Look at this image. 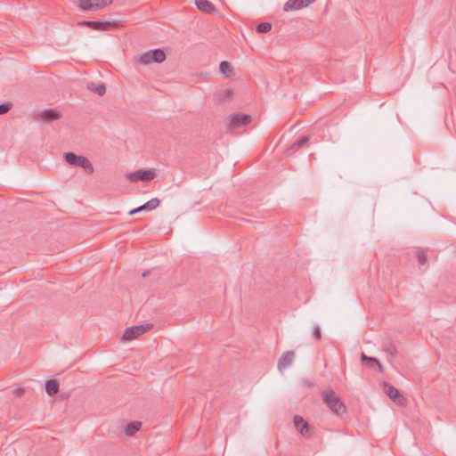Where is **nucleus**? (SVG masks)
<instances>
[{"mask_svg":"<svg viewBox=\"0 0 456 456\" xmlns=\"http://www.w3.org/2000/svg\"><path fill=\"white\" fill-rule=\"evenodd\" d=\"M322 399L324 404L335 414L341 416L346 411V405L335 391L324 390L322 393Z\"/></svg>","mask_w":456,"mask_h":456,"instance_id":"nucleus-1","label":"nucleus"},{"mask_svg":"<svg viewBox=\"0 0 456 456\" xmlns=\"http://www.w3.org/2000/svg\"><path fill=\"white\" fill-rule=\"evenodd\" d=\"M63 158L69 165L73 167H80L88 175H92L94 171L92 163L85 156L77 155L73 152H65Z\"/></svg>","mask_w":456,"mask_h":456,"instance_id":"nucleus-2","label":"nucleus"},{"mask_svg":"<svg viewBox=\"0 0 456 456\" xmlns=\"http://www.w3.org/2000/svg\"><path fill=\"white\" fill-rule=\"evenodd\" d=\"M152 328V324H142L126 328L123 333L122 339L130 341L135 339L139 336L149 331Z\"/></svg>","mask_w":456,"mask_h":456,"instance_id":"nucleus-3","label":"nucleus"},{"mask_svg":"<svg viewBox=\"0 0 456 456\" xmlns=\"http://www.w3.org/2000/svg\"><path fill=\"white\" fill-rule=\"evenodd\" d=\"M155 176L156 172L154 168H150L147 170H137L135 172L126 175V178L128 179L131 183H136L138 181L150 182L154 179Z\"/></svg>","mask_w":456,"mask_h":456,"instance_id":"nucleus-4","label":"nucleus"},{"mask_svg":"<svg viewBox=\"0 0 456 456\" xmlns=\"http://www.w3.org/2000/svg\"><path fill=\"white\" fill-rule=\"evenodd\" d=\"M112 4V0H79L77 6L82 11H97Z\"/></svg>","mask_w":456,"mask_h":456,"instance_id":"nucleus-5","label":"nucleus"},{"mask_svg":"<svg viewBox=\"0 0 456 456\" xmlns=\"http://www.w3.org/2000/svg\"><path fill=\"white\" fill-rule=\"evenodd\" d=\"M80 27H87L94 30H108L110 28H116L118 27V23L117 21H91V20H83L77 23Z\"/></svg>","mask_w":456,"mask_h":456,"instance_id":"nucleus-6","label":"nucleus"},{"mask_svg":"<svg viewBox=\"0 0 456 456\" xmlns=\"http://www.w3.org/2000/svg\"><path fill=\"white\" fill-rule=\"evenodd\" d=\"M251 121V116L247 114H233L228 118V126L230 128H238L246 126Z\"/></svg>","mask_w":456,"mask_h":456,"instance_id":"nucleus-7","label":"nucleus"},{"mask_svg":"<svg viewBox=\"0 0 456 456\" xmlns=\"http://www.w3.org/2000/svg\"><path fill=\"white\" fill-rule=\"evenodd\" d=\"M381 385L384 393L387 395H388L390 399H392L398 405H403L404 398L403 396H402V395L400 394L399 390L396 387L387 382H382Z\"/></svg>","mask_w":456,"mask_h":456,"instance_id":"nucleus-8","label":"nucleus"},{"mask_svg":"<svg viewBox=\"0 0 456 456\" xmlns=\"http://www.w3.org/2000/svg\"><path fill=\"white\" fill-rule=\"evenodd\" d=\"M294 424L296 428L300 432V434L305 437L311 436V427L310 425L305 421V419L298 415L294 417Z\"/></svg>","mask_w":456,"mask_h":456,"instance_id":"nucleus-9","label":"nucleus"},{"mask_svg":"<svg viewBox=\"0 0 456 456\" xmlns=\"http://www.w3.org/2000/svg\"><path fill=\"white\" fill-rule=\"evenodd\" d=\"M295 353L294 351H287L279 359L278 362V369L280 371H282L284 369L288 368L294 362Z\"/></svg>","mask_w":456,"mask_h":456,"instance_id":"nucleus-10","label":"nucleus"},{"mask_svg":"<svg viewBox=\"0 0 456 456\" xmlns=\"http://www.w3.org/2000/svg\"><path fill=\"white\" fill-rule=\"evenodd\" d=\"M61 115L59 111L53 109L45 110L38 113L37 119H43L47 122L57 120L61 118Z\"/></svg>","mask_w":456,"mask_h":456,"instance_id":"nucleus-11","label":"nucleus"},{"mask_svg":"<svg viewBox=\"0 0 456 456\" xmlns=\"http://www.w3.org/2000/svg\"><path fill=\"white\" fill-rule=\"evenodd\" d=\"M197 8L206 13H213L216 11V6L208 0H194Z\"/></svg>","mask_w":456,"mask_h":456,"instance_id":"nucleus-12","label":"nucleus"},{"mask_svg":"<svg viewBox=\"0 0 456 456\" xmlns=\"http://www.w3.org/2000/svg\"><path fill=\"white\" fill-rule=\"evenodd\" d=\"M362 362L369 368L378 367L379 372L384 371V368L379 361L374 357L367 356L364 353L361 355Z\"/></svg>","mask_w":456,"mask_h":456,"instance_id":"nucleus-13","label":"nucleus"},{"mask_svg":"<svg viewBox=\"0 0 456 456\" xmlns=\"http://www.w3.org/2000/svg\"><path fill=\"white\" fill-rule=\"evenodd\" d=\"M45 391L50 396L55 395L59 392V382L56 379L47 380L45 383Z\"/></svg>","mask_w":456,"mask_h":456,"instance_id":"nucleus-14","label":"nucleus"},{"mask_svg":"<svg viewBox=\"0 0 456 456\" xmlns=\"http://www.w3.org/2000/svg\"><path fill=\"white\" fill-rule=\"evenodd\" d=\"M142 427L141 421H132L125 427V434L127 436H133Z\"/></svg>","mask_w":456,"mask_h":456,"instance_id":"nucleus-15","label":"nucleus"},{"mask_svg":"<svg viewBox=\"0 0 456 456\" xmlns=\"http://www.w3.org/2000/svg\"><path fill=\"white\" fill-rule=\"evenodd\" d=\"M86 87L89 91L94 92L100 96H102L106 93V87L103 83H88Z\"/></svg>","mask_w":456,"mask_h":456,"instance_id":"nucleus-16","label":"nucleus"},{"mask_svg":"<svg viewBox=\"0 0 456 456\" xmlns=\"http://www.w3.org/2000/svg\"><path fill=\"white\" fill-rule=\"evenodd\" d=\"M383 350L389 354L392 358H395L398 354V351L395 346L389 340H387L382 345Z\"/></svg>","mask_w":456,"mask_h":456,"instance_id":"nucleus-17","label":"nucleus"},{"mask_svg":"<svg viewBox=\"0 0 456 456\" xmlns=\"http://www.w3.org/2000/svg\"><path fill=\"white\" fill-rule=\"evenodd\" d=\"M159 204L160 200L158 198H153L140 207L142 211H151L157 208L159 206Z\"/></svg>","mask_w":456,"mask_h":456,"instance_id":"nucleus-18","label":"nucleus"},{"mask_svg":"<svg viewBox=\"0 0 456 456\" xmlns=\"http://www.w3.org/2000/svg\"><path fill=\"white\" fill-rule=\"evenodd\" d=\"M233 96V91L232 89H224L220 92H218L216 94V97L220 102H228L230 101Z\"/></svg>","mask_w":456,"mask_h":456,"instance_id":"nucleus-19","label":"nucleus"},{"mask_svg":"<svg viewBox=\"0 0 456 456\" xmlns=\"http://www.w3.org/2000/svg\"><path fill=\"white\" fill-rule=\"evenodd\" d=\"M151 59L153 62L161 63L166 60V53L161 49L151 50Z\"/></svg>","mask_w":456,"mask_h":456,"instance_id":"nucleus-20","label":"nucleus"},{"mask_svg":"<svg viewBox=\"0 0 456 456\" xmlns=\"http://www.w3.org/2000/svg\"><path fill=\"white\" fill-rule=\"evenodd\" d=\"M300 0H288L283 6V10L285 12L298 10L300 8H303L304 6L299 5Z\"/></svg>","mask_w":456,"mask_h":456,"instance_id":"nucleus-21","label":"nucleus"},{"mask_svg":"<svg viewBox=\"0 0 456 456\" xmlns=\"http://www.w3.org/2000/svg\"><path fill=\"white\" fill-rule=\"evenodd\" d=\"M220 72H222L226 77H229L232 71V68L228 61H223L219 65Z\"/></svg>","mask_w":456,"mask_h":456,"instance_id":"nucleus-22","label":"nucleus"},{"mask_svg":"<svg viewBox=\"0 0 456 456\" xmlns=\"http://www.w3.org/2000/svg\"><path fill=\"white\" fill-rule=\"evenodd\" d=\"M140 62L143 65H147L153 62V59H151V50L141 55Z\"/></svg>","mask_w":456,"mask_h":456,"instance_id":"nucleus-23","label":"nucleus"},{"mask_svg":"<svg viewBox=\"0 0 456 456\" xmlns=\"http://www.w3.org/2000/svg\"><path fill=\"white\" fill-rule=\"evenodd\" d=\"M272 29V24L270 22H262L256 27L258 33H267Z\"/></svg>","mask_w":456,"mask_h":456,"instance_id":"nucleus-24","label":"nucleus"},{"mask_svg":"<svg viewBox=\"0 0 456 456\" xmlns=\"http://www.w3.org/2000/svg\"><path fill=\"white\" fill-rule=\"evenodd\" d=\"M308 141H309L308 136H303L302 138H300L299 140H297L296 142H294L292 144L291 149L298 150L299 148H301L302 146L306 144Z\"/></svg>","mask_w":456,"mask_h":456,"instance_id":"nucleus-25","label":"nucleus"},{"mask_svg":"<svg viewBox=\"0 0 456 456\" xmlns=\"http://www.w3.org/2000/svg\"><path fill=\"white\" fill-rule=\"evenodd\" d=\"M12 108V103L11 102H5L0 104V115H4L7 113Z\"/></svg>","mask_w":456,"mask_h":456,"instance_id":"nucleus-26","label":"nucleus"},{"mask_svg":"<svg viewBox=\"0 0 456 456\" xmlns=\"http://www.w3.org/2000/svg\"><path fill=\"white\" fill-rule=\"evenodd\" d=\"M416 257L420 265H425L427 263L426 254L423 250H417Z\"/></svg>","mask_w":456,"mask_h":456,"instance_id":"nucleus-27","label":"nucleus"},{"mask_svg":"<svg viewBox=\"0 0 456 456\" xmlns=\"http://www.w3.org/2000/svg\"><path fill=\"white\" fill-rule=\"evenodd\" d=\"M313 335H314V338L316 340H321V338H322V330H321L320 326H314L313 327Z\"/></svg>","mask_w":456,"mask_h":456,"instance_id":"nucleus-28","label":"nucleus"},{"mask_svg":"<svg viewBox=\"0 0 456 456\" xmlns=\"http://www.w3.org/2000/svg\"><path fill=\"white\" fill-rule=\"evenodd\" d=\"M314 1L315 0H300L299 1V5L306 7L307 5H309L310 4H312Z\"/></svg>","mask_w":456,"mask_h":456,"instance_id":"nucleus-29","label":"nucleus"},{"mask_svg":"<svg viewBox=\"0 0 456 456\" xmlns=\"http://www.w3.org/2000/svg\"><path fill=\"white\" fill-rule=\"evenodd\" d=\"M141 211H142L141 207H138V208H134V209L130 210V211L128 212V214H129L130 216H132V215H134V214L139 213V212H141Z\"/></svg>","mask_w":456,"mask_h":456,"instance_id":"nucleus-30","label":"nucleus"},{"mask_svg":"<svg viewBox=\"0 0 456 456\" xmlns=\"http://www.w3.org/2000/svg\"><path fill=\"white\" fill-rule=\"evenodd\" d=\"M141 211H142L141 207H138V208H134V209L130 210V211L128 212V214H129L130 216H132V215H134V214L139 213V212H141Z\"/></svg>","mask_w":456,"mask_h":456,"instance_id":"nucleus-31","label":"nucleus"},{"mask_svg":"<svg viewBox=\"0 0 456 456\" xmlns=\"http://www.w3.org/2000/svg\"><path fill=\"white\" fill-rule=\"evenodd\" d=\"M148 273H142V276L145 277L147 275Z\"/></svg>","mask_w":456,"mask_h":456,"instance_id":"nucleus-32","label":"nucleus"}]
</instances>
